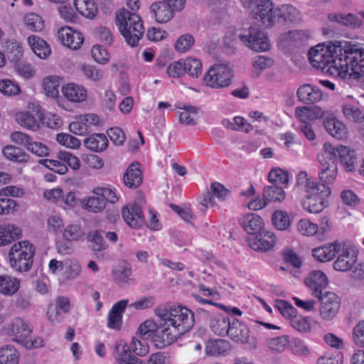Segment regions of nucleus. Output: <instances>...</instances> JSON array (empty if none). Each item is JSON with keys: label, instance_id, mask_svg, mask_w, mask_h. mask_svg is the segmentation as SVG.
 I'll return each instance as SVG.
<instances>
[{"label": "nucleus", "instance_id": "obj_1", "mask_svg": "<svg viewBox=\"0 0 364 364\" xmlns=\"http://www.w3.org/2000/svg\"><path fill=\"white\" fill-rule=\"evenodd\" d=\"M313 67L331 75L364 80V48L346 41L318 44L309 51Z\"/></svg>", "mask_w": 364, "mask_h": 364}, {"label": "nucleus", "instance_id": "obj_2", "mask_svg": "<svg viewBox=\"0 0 364 364\" xmlns=\"http://www.w3.org/2000/svg\"><path fill=\"white\" fill-rule=\"evenodd\" d=\"M156 315L164 322L165 339L162 346H169L188 332L195 323L193 312L186 306L161 304L154 309Z\"/></svg>", "mask_w": 364, "mask_h": 364}, {"label": "nucleus", "instance_id": "obj_3", "mask_svg": "<svg viewBox=\"0 0 364 364\" xmlns=\"http://www.w3.org/2000/svg\"><path fill=\"white\" fill-rule=\"evenodd\" d=\"M297 184L303 188L306 193L302 201L304 210L311 213H318L327 206V198L331 193L328 186L309 178L306 171H301L298 174Z\"/></svg>", "mask_w": 364, "mask_h": 364}, {"label": "nucleus", "instance_id": "obj_4", "mask_svg": "<svg viewBox=\"0 0 364 364\" xmlns=\"http://www.w3.org/2000/svg\"><path fill=\"white\" fill-rule=\"evenodd\" d=\"M116 23L127 43L132 47H136L144 33L141 17L135 13L122 9L116 13Z\"/></svg>", "mask_w": 364, "mask_h": 364}, {"label": "nucleus", "instance_id": "obj_5", "mask_svg": "<svg viewBox=\"0 0 364 364\" xmlns=\"http://www.w3.org/2000/svg\"><path fill=\"white\" fill-rule=\"evenodd\" d=\"M338 157L341 163L348 171L355 169L357 159L355 151L345 146H334L331 144L325 143L323 151L317 156V160L318 163L327 164L329 161L337 163Z\"/></svg>", "mask_w": 364, "mask_h": 364}, {"label": "nucleus", "instance_id": "obj_6", "mask_svg": "<svg viewBox=\"0 0 364 364\" xmlns=\"http://www.w3.org/2000/svg\"><path fill=\"white\" fill-rule=\"evenodd\" d=\"M34 254L35 247L28 241L15 243L9 253L10 264L18 272H27L32 266Z\"/></svg>", "mask_w": 364, "mask_h": 364}, {"label": "nucleus", "instance_id": "obj_7", "mask_svg": "<svg viewBox=\"0 0 364 364\" xmlns=\"http://www.w3.org/2000/svg\"><path fill=\"white\" fill-rule=\"evenodd\" d=\"M232 69L225 64H215L210 67L204 76L206 85L213 88L228 87L232 82Z\"/></svg>", "mask_w": 364, "mask_h": 364}, {"label": "nucleus", "instance_id": "obj_8", "mask_svg": "<svg viewBox=\"0 0 364 364\" xmlns=\"http://www.w3.org/2000/svg\"><path fill=\"white\" fill-rule=\"evenodd\" d=\"M164 329H166V326L161 320L159 324H156L153 320H146L139 326L138 333L144 338H151L155 346L162 349L166 346H162V339H165L166 336Z\"/></svg>", "mask_w": 364, "mask_h": 364}, {"label": "nucleus", "instance_id": "obj_9", "mask_svg": "<svg viewBox=\"0 0 364 364\" xmlns=\"http://www.w3.org/2000/svg\"><path fill=\"white\" fill-rule=\"evenodd\" d=\"M358 251L355 247L346 243H339L338 258L333 264L334 269L346 272L351 269L358 260Z\"/></svg>", "mask_w": 364, "mask_h": 364}, {"label": "nucleus", "instance_id": "obj_10", "mask_svg": "<svg viewBox=\"0 0 364 364\" xmlns=\"http://www.w3.org/2000/svg\"><path fill=\"white\" fill-rule=\"evenodd\" d=\"M248 11L253 18L260 21L266 26L276 23V9L270 0H260Z\"/></svg>", "mask_w": 364, "mask_h": 364}, {"label": "nucleus", "instance_id": "obj_11", "mask_svg": "<svg viewBox=\"0 0 364 364\" xmlns=\"http://www.w3.org/2000/svg\"><path fill=\"white\" fill-rule=\"evenodd\" d=\"M240 38L247 47L257 52L266 51L270 47L266 34L257 27H250L248 34L240 35Z\"/></svg>", "mask_w": 364, "mask_h": 364}, {"label": "nucleus", "instance_id": "obj_12", "mask_svg": "<svg viewBox=\"0 0 364 364\" xmlns=\"http://www.w3.org/2000/svg\"><path fill=\"white\" fill-rule=\"evenodd\" d=\"M318 299L321 301L319 313L321 318L327 321L333 319L340 309L338 296L333 292L327 291Z\"/></svg>", "mask_w": 364, "mask_h": 364}, {"label": "nucleus", "instance_id": "obj_13", "mask_svg": "<svg viewBox=\"0 0 364 364\" xmlns=\"http://www.w3.org/2000/svg\"><path fill=\"white\" fill-rule=\"evenodd\" d=\"M6 333L13 341L22 344L30 336L32 329L26 321L17 317L8 325Z\"/></svg>", "mask_w": 364, "mask_h": 364}, {"label": "nucleus", "instance_id": "obj_14", "mask_svg": "<svg viewBox=\"0 0 364 364\" xmlns=\"http://www.w3.org/2000/svg\"><path fill=\"white\" fill-rule=\"evenodd\" d=\"M247 242L252 250L266 252L274 246L276 237L272 232L262 230L257 234L249 236Z\"/></svg>", "mask_w": 364, "mask_h": 364}, {"label": "nucleus", "instance_id": "obj_15", "mask_svg": "<svg viewBox=\"0 0 364 364\" xmlns=\"http://www.w3.org/2000/svg\"><path fill=\"white\" fill-rule=\"evenodd\" d=\"M122 215L126 223L132 228H139L146 223L141 208L136 203L122 208Z\"/></svg>", "mask_w": 364, "mask_h": 364}, {"label": "nucleus", "instance_id": "obj_16", "mask_svg": "<svg viewBox=\"0 0 364 364\" xmlns=\"http://www.w3.org/2000/svg\"><path fill=\"white\" fill-rule=\"evenodd\" d=\"M305 284L311 291L313 296L318 298L322 296V291L328 284L326 275L321 271H314L304 280Z\"/></svg>", "mask_w": 364, "mask_h": 364}, {"label": "nucleus", "instance_id": "obj_17", "mask_svg": "<svg viewBox=\"0 0 364 364\" xmlns=\"http://www.w3.org/2000/svg\"><path fill=\"white\" fill-rule=\"evenodd\" d=\"M58 36L64 46L73 50L78 49L84 41L80 32L69 26L62 27L58 32Z\"/></svg>", "mask_w": 364, "mask_h": 364}, {"label": "nucleus", "instance_id": "obj_18", "mask_svg": "<svg viewBox=\"0 0 364 364\" xmlns=\"http://www.w3.org/2000/svg\"><path fill=\"white\" fill-rule=\"evenodd\" d=\"M228 336L235 342L246 343L250 338V329L242 322L235 318H232Z\"/></svg>", "mask_w": 364, "mask_h": 364}, {"label": "nucleus", "instance_id": "obj_19", "mask_svg": "<svg viewBox=\"0 0 364 364\" xmlns=\"http://www.w3.org/2000/svg\"><path fill=\"white\" fill-rule=\"evenodd\" d=\"M151 16L159 23H165L171 21L175 12L164 1V0L156 1L150 6Z\"/></svg>", "mask_w": 364, "mask_h": 364}, {"label": "nucleus", "instance_id": "obj_20", "mask_svg": "<svg viewBox=\"0 0 364 364\" xmlns=\"http://www.w3.org/2000/svg\"><path fill=\"white\" fill-rule=\"evenodd\" d=\"M238 222L250 236L257 234L263 230V220L255 213L242 215L238 218Z\"/></svg>", "mask_w": 364, "mask_h": 364}, {"label": "nucleus", "instance_id": "obj_21", "mask_svg": "<svg viewBox=\"0 0 364 364\" xmlns=\"http://www.w3.org/2000/svg\"><path fill=\"white\" fill-rule=\"evenodd\" d=\"M296 95L299 101L307 105L318 102L323 97L321 91L310 84L301 85L297 90Z\"/></svg>", "mask_w": 364, "mask_h": 364}, {"label": "nucleus", "instance_id": "obj_22", "mask_svg": "<svg viewBox=\"0 0 364 364\" xmlns=\"http://www.w3.org/2000/svg\"><path fill=\"white\" fill-rule=\"evenodd\" d=\"M127 299L121 300L113 305L107 317V326L112 329H119L122 322V315L128 304Z\"/></svg>", "mask_w": 364, "mask_h": 364}, {"label": "nucleus", "instance_id": "obj_23", "mask_svg": "<svg viewBox=\"0 0 364 364\" xmlns=\"http://www.w3.org/2000/svg\"><path fill=\"white\" fill-rule=\"evenodd\" d=\"M276 23H297L301 20L299 11L294 6L289 4L282 5L276 8Z\"/></svg>", "mask_w": 364, "mask_h": 364}, {"label": "nucleus", "instance_id": "obj_24", "mask_svg": "<svg viewBox=\"0 0 364 364\" xmlns=\"http://www.w3.org/2000/svg\"><path fill=\"white\" fill-rule=\"evenodd\" d=\"M123 182L130 188H136L141 184L142 173L138 162L132 163L128 166L123 176Z\"/></svg>", "mask_w": 364, "mask_h": 364}, {"label": "nucleus", "instance_id": "obj_25", "mask_svg": "<svg viewBox=\"0 0 364 364\" xmlns=\"http://www.w3.org/2000/svg\"><path fill=\"white\" fill-rule=\"evenodd\" d=\"M131 346L118 343L114 347V358L119 364H141L142 361L132 355Z\"/></svg>", "mask_w": 364, "mask_h": 364}, {"label": "nucleus", "instance_id": "obj_26", "mask_svg": "<svg viewBox=\"0 0 364 364\" xmlns=\"http://www.w3.org/2000/svg\"><path fill=\"white\" fill-rule=\"evenodd\" d=\"M96 116L89 114L78 118L69 125L70 131L76 135L83 136L91 132L92 122L94 123Z\"/></svg>", "mask_w": 364, "mask_h": 364}, {"label": "nucleus", "instance_id": "obj_27", "mask_svg": "<svg viewBox=\"0 0 364 364\" xmlns=\"http://www.w3.org/2000/svg\"><path fill=\"white\" fill-rule=\"evenodd\" d=\"M231 320L223 314L210 316L209 326L211 330L218 336H225L228 333Z\"/></svg>", "mask_w": 364, "mask_h": 364}, {"label": "nucleus", "instance_id": "obj_28", "mask_svg": "<svg viewBox=\"0 0 364 364\" xmlns=\"http://www.w3.org/2000/svg\"><path fill=\"white\" fill-rule=\"evenodd\" d=\"M337 163L329 161V163H319L318 178L320 184H324L326 186L331 184L336 180L337 176Z\"/></svg>", "mask_w": 364, "mask_h": 364}, {"label": "nucleus", "instance_id": "obj_29", "mask_svg": "<svg viewBox=\"0 0 364 364\" xmlns=\"http://www.w3.org/2000/svg\"><path fill=\"white\" fill-rule=\"evenodd\" d=\"M339 250V242L335 241L328 245L318 247L312 250L313 256L319 262H327L333 259Z\"/></svg>", "mask_w": 364, "mask_h": 364}, {"label": "nucleus", "instance_id": "obj_30", "mask_svg": "<svg viewBox=\"0 0 364 364\" xmlns=\"http://www.w3.org/2000/svg\"><path fill=\"white\" fill-rule=\"evenodd\" d=\"M328 18L351 28H360L363 25V21L353 14L331 13L328 14Z\"/></svg>", "mask_w": 364, "mask_h": 364}, {"label": "nucleus", "instance_id": "obj_31", "mask_svg": "<svg viewBox=\"0 0 364 364\" xmlns=\"http://www.w3.org/2000/svg\"><path fill=\"white\" fill-rule=\"evenodd\" d=\"M63 93L66 99L71 102H83L87 98V92L82 86L73 83L67 84L62 88Z\"/></svg>", "mask_w": 364, "mask_h": 364}, {"label": "nucleus", "instance_id": "obj_32", "mask_svg": "<svg viewBox=\"0 0 364 364\" xmlns=\"http://www.w3.org/2000/svg\"><path fill=\"white\" fill-rule=\"evenodd\" d=\"M28 43L35 54L40 58L45 59L50 54V46L40 37L31 35L28 38Z\"/></svg>", "mask_w": 364, "mask_h": 364}, {"label": "nucleus", "instance_id": "obj_33", "mask_svg": "<svg viewBox=\"0 0 364 364\" xmlns=\"http://www.w3.org/2000/svg\"><path fill=\"white\" fill-rule=\"evenodd\" d=\"M17 123L21 127L32 131L40 127V120L28 111L18 112L15 115Z\"/></svg>", "mask_w": 364, "mask_h": 364}, {"label": "nucleus", "instance_id": "obj_34", "mask_svg": "<svg viewBox=\"0 0 364 364\" xmlns=\"http://www.w3.org/2000/svg\"><path fill=\"white\" fill-rule=\"evenodd\" d=\"M326 131L333 137L342 139L346 137L347 132L346 126L334 117L327 118L323 122Z\"/></svg>", "mask_w": 364, "mask_h": 364}, {"label": "nucleus", "instance_id": "obj_35", "mask_svg": "<svg viewBox=\"0 0 364 364\" xmlns=\"http://www.w3.org/2000/svg\"><path fill=\"white\" fill-rule=\"evenodd\" d=\"M82 207L93 213H102L106 208V200L101 195L93 194L84 199Z\"/></svg>", "mask_w": 364, "mask_h": 364}, {"label": "nucleus", "instance_id": "obj_36", "mask_svg": "<svg viewBox=\"0 0 364 364\" xmlns=\"http://www.w3.org/2000/svg\"><path fill=\"white\" fill-rule=\"evenodd\" d=\"M20 235L21 230L18 227L12 224L0 225V246L10 243Z\"/></svg>", "mask_w": 364, "mask_h": 364}, {"label": "nucleus", "instance_id": "obj_37", "mask_svg": "<svg viewBox=\"0 0 364 364\" xmlns=\"http://www.w3.org/2000/svg\"><path fill=\"white\" fill-rule=\"evenodd\" d=\"M20 288V281L9 275H0V293L11 296L14 294Z\"/></svg>", "mask_w": 364, "mask_h": 364}, {"label": "nucleus", "instance_id": "obj_38", "mask_svg": "<svg viewBox=\"0 0 364 364\" xmlns=\"http://www.w3.org/2000/svg\"><path fill=\"white\" fill-rule=\"evenodd\" d=\"M84 144L87 149L95 152H100L107 148L108 140L105 134H95L86 138Z\"/></svg>", "mask_w": 364, "mask_h": 364}, {"label": "nucleus", "instance_id": "obj_39", "mask_svg": "<svg viewBox=\"0 0 364 364\" xmlns=\"http://www.w3.org/2000/svg\"><path fill=\"white\" fill-rule=\"evenodd\" d=\"M20 353L11 345L0 348V364H18Z\"/></svg>", "mask_w": 364, "mask_h": 364}, {"label": "nucleus", "instance_id": "obj_40", "mask_svg": "<svg viewBox=\"0 0 364 364\" xmlns=\"http://www.w3.org/2000/svg\"><path fill=\"white\" fill-rule=\"evenodd\" d=\"M295 115L302 124L309 121H315L322 117V111L318 108H309L306 107H296Z\"/></svg>", "mask_w": 364, "mask_h": 364}, {"label": "nucleus", "instance_id": "obj_41", "mask_svg": "<svg viewBox=\"0 0 364 364\" xmlns=\"http://www.w3.org/2000/svg\"><path fill=\"white\" fill-rule=\"evenodd\" d=\"M76 10L82 16L93 18L97 13V6L94 0H74Z\"/></svg>", "mask_w": 364, "mask_h": 364}, {"label": "nucleus", "instance_id": "obj_42", "mask_svg": "<svg viewBox=\"0 0 364 364\" xmlns=\"http://www.w3.org/2000/svg\"><path fill=\"white\" fill-rule=\"evenodd\" d=\"M229 348V342L223 339L209 340L205 344V353L208 355L224 354Z\"/></svg>", "mask_w": 364, "mask_h": 364}, {"label": "nucleus", "instance_id": "obj_43", "mask_svg": "<svg viewBox=\"0 0 364 364\" xmlns=\"http://www.w3.org/2000/svg\"><path fill=\"white\" fill-rule=\"evenodd\" d=\"M3 154L10 161L18 163H26L29 160V156L21 148L9 145L3 149Z\"/></svg>", "mask_w": 364, "mask_h": 364}, {"label": "nucleus", "instance_id": "obj_44", "mask_svg": "<svg viewBox=\"0 0 364 364\" xmlns=\"http://www.w3.org/2000/svg\"><path fill=\"white\" fill-rule=\"evenodd\" d=\"M284 187L277 184L266 186L263 191V198L267 201L281 202L285 198Z\"/></svg>", "mask_w": 364, "mask_h": 364}, {"label": "nucleus", "instance_id": "obj_45", "mask_svg": "<svg viewBox=\"0 0 364 364\" xmlns=\"http://www.w3.org/2000/svg\"><path fill=\"white\" fill-rule=\"evenodd\" d=\"M310 34L305 31H290L287 37V45L289 46H299L309 41Z\"/></svg>", "mask_w": 364, "mask_h": 364}, {"label": "nucleus", "instance_id": "obj_46", "mask_svg": "<svg viewBox=\"0 0 364 364\" xmlns=\"http://www.w3.org/2000/svg\"><path fill=\"white\" fill-rule=\"evenodd\" d=\"M87 240L89 247L95 252H100L107 248V245L100 231L92 230L88 232Z\"/></svg>", "mask_w": 364, "mask_h": 364}, {"label": "nucleus", "instance_id": "obj_47", "mask_svg": "<svg viewBox=\"0 0 364 364\" xmlns=\"http://www.w3.org/2000/svg\"><path fill=\"white\" fill-rule=\"evenodd\" d=\"M272 220L274 226L279 230H287L291 225V220L287 212L276 210L272 214Z\"/></svg>", "mask_w": 364, "mask_h": 364}, {"label": "nucleus", "instance_id": "obj_48", "mask_svg": "<svg viewBox=\"0 0 364 364\" xmlns=\"http://www.w3.org/2000/svg\"><path fill=\"white\" fill-rule=\"evenodd\" d=\"M183 67L185 73L193 78H197L202 73V64L195 58H188L185 60L183 62Z\"/></svg>", "mask_w": 364, "mask_h": 364}, {"label": "nucleus", "instance_id": "obj_49", "mask_svg": "<svg viewBox=\"0 0 364 364\" xmlns=\"http://www.w3.org/2000/svg\"><path fill=\"white\" fill-rule=\"evenodd\" d=\"M24 23L26 28L33 32H39L45 27L44 21L36 14L31 13L25 16Z\"/></svg>", "mask_w": 364, "mask_h": 364}, {"label": "nucleus", "instance_id": "obj_50", "mask_svg": "<svg viewBox=\"0 0 364 364\" xmlns=\"http://www.w3.org/2000/svg\"><path fill=\"white\" fill-rule=\"evenodd\" d=\"M6 49L8 58L12 62H18L23 56L22 47L16 41H7L6 42Z\"/></svg>", "mask_w": 364, "mask_h": 364}, {"label": "nucleus", "instance_id": "obj_51", "mask_svg": "<svg viewBox=\"0 0 364 364\" xmlns=\"http://www.w3.org/2000/svg\"><path fill=\"white\" fill-rule=\"evenodd\" d=\"M289 343V338L287 336H280L267 341L268 349L274 353L283 352Z\"/></svg>", "mask_w": 364, "mask_h": 364}, {"label": "nucleus", "instance_id": "obj_52", "mask_svg": "<svg viewBox=\"0 0 364 364\" xmlns=\"http://www.w3.org/2000/svg\"><path fill=\"white\" fill-rule=\"evenodd\" d=\"M290 324L295 330L300 333L310 332L311 327L307 317H304L301 315L296 314L291 317Z\"/></svg>", "mask_w": 364, "mask_h": 364}, {"label": "nucleus", "instance_id": "obj_53", "mask_svg": "<svg viewBox=\"0 0 364 364\" xmlns=\"http://www.w3.org/2000/svg\"><path fill=\"white\" fill-rule=\"evenodd\" d=\"M268 180L272 184L287 186L289 182V174L279 168H273L269 173Z\"/></svg>", "mask_w": 364, "mask_h": 364}, {"label": "nucleus", "instance_id": "obj_54", "mask_svg": "<svg viewBox=\"0 0 364 364\" xmlns=\"http://www.w3.org/2000/svg\"><path fill=\"white\" fill-rule=\"evenodd\" d=\"M84 235V232L81 227L76 224L67 226L63 234V237L68 241H77Z\"/></svg>", "mask_w": 364, "mask_h": 364}, {"label": "nucleus", "instance_id": "obj_55", "mask_svg": "<svg viewBox=\"0 0 364 364\" xmlns=\"http://www.w3.org/2000/svg\"><path fill=\"white\" fill-rule=\"evenodd\" d=\"M92 193L95 195H101L107 202L110 203H115L119 200V196L114 189H112L107 187H95Z\"/></svg>", "mask_w": 364, "mask_h": 364}, {"label": "nucleus", "instance_id": "obj_56", "mask_svg": "<svg viewBox=\"0 0 364 364\" xmlns=\"http://www.w3.org/2000/svg\"><path fill=\"white\" fill-rule=\"evenodd\" d=\"M60 77L58 76H48L43 79V86L47 95L55 97L58 94Z\"/></svg>", "mask_w": 364, "mask_h": 364}, {"label": "nucleus", "instance_id": "obj_57", "mask_svg": "<svg viewBox=\"0 0 364 364\" xmlns=\"http://www.w3.org/2000/svg\"><path fill=\"white\" fill-rule=\"evenodd\" d=\"M197 115V110L193 107H186L179 114V121L188 126H193L196 124V117Z\"/></svg>", "mask_w": 364, "mask_h": 364}, {"label": "nucleus", "instance_id": "obj_58", "mask_svg": "<svg viewBox=\"0 0 364 364\" xmlns=\"http://www.w3.org/2000/svg\"><path fill=\"white\" fill-rule=\"evenodd\" d=\"M343 112L346 117L355 122L364 121V113L357 107L353 105H345L343 107Z\"/></svg>", "mask_w": 364, "mask_h": 364}, {"label": "nucleus", "instance_id": "obj_59", "mask_svg": "<svg viewBox=\"0 0 364 364\" xmlns=\"http://www.w3.org/2000/svg\"><path fill=\"white\" fill-rule=\"evenodd\" d=\"M56 140L61 145L70 149H77L80 146V141L77 138L66 133L58 134Z\"/></svg>", "mask_w": 364, "mask_h": 364}, {"label": "nucleus", "instance_id": "obj_60", "mask_svg": "<svg viewBox=\"0 0 364 364\" xmlns=\"http://www.w3.org/2000/svg\"><path fill=\"white\" fill-rule=\"evenodd\" d=\"M297 230L303 235L312 236L318 232V228L316 224L309 220L301 219L297 224Z\"/></svg>", "mask_w": 364, "mask_h": 364}, {"label": "nucleus", "instance_id": "obj_61", "mask_svg": "<svg viewBox=\"0 0 364 364\" xmlns=\"http://www.w3.org/2000/svg\"><path fill=\"white\" fill-rule=\"evenodd\" d=\"M194 38L190 34H184L180 36L175 43V48L176 51L183 53L189 49L194 44Z\"/></svg>", "mask_w": 364, "mask_h": 364}, {"label": "nucleus", "instance_id": "obj_62", "mask_svg": "<svg viewBox=\"0 0 364 364\" xmlns=\"http://www.w3.org/2000/svg\"><path fill=\"white\" fill-rule=\"evenodd\" d=\"M20 91L19 86L14 81L7 79L0 80V92L4 95L8 96L16 95Z\"/></svg>", "mask_w": 364, "mask_h": 364}, {"label": "nucleus", "instance_id": "obj_63", "mask_svg": "<svg viewBox=\"0 0 364 364\" xmlns=\"http://www.w3.org/2000/svg\"><path fill=\"white\" fill-rule=\"evenodd\" d=\"M275 307L283 316L289 320L297 313L296 309L291 304L284 300H277Z\"/></svg>", "mask_w": 364, "mask_h": 364}, {"label": "nucleus", "instance_id": "obj_64", "mask_svg": "<svg viewBox=\"0 0 364 364\" xmlns=\"http://www.w3.org/2000/svg\"><path fill=\"white\" fill-rule=\"evenodd\" d=\"M27 149L38 156H46L49 154V148L44 144L33 141L31 139L26 146Z\"/></svg>", "mask_w": 364, "mask_h": 364}]
</instances>
